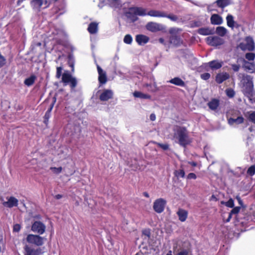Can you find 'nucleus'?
I'll return each instance as SVG.
<instances>
[{"label": "nucleus", "instance_id": "obj_1", "mask_svg": "<svg viewBox=\"0 0 255 255\" xmlns=\"http://www.w3.org/2000/svg\"><path fill=\"white\" fill-rule=\"evenodd\" d=\"M173 139L176 143L184 147L191 142V139L187 128L181 126H176L174 128Z\"/></svg>", "mask_w": 255, "mask_h": 255}, {"label": "nucleus", "instance_id": "obj_2", "mask_svg": "<svg viewBox=\"0 0 255 255\" xmlns=\"http://www.w3.org/2000/svg\"><path fill=\"white\" fill-rule=\"evenodd\" d=\"M66 133L73 138H79L80 136L81 128L80 120H77L73 123L69 122L65 128Z\"/></svg>", "mask_w": 255, "mask_h": 255}, {"label": "nucleus", "instance_id": "obj_3", "mask_svg": "<svg viewBox=\"0 0 255 255\" xmlns=\"http://www.w3.org/2000/svg\"><path fill=\"white\" fill-rule=\"evenodd\" d=\"M238 48L241 50L253 51L255 49V43L251 36H247L244 41L238 45Z\"/></svg>", "mask_w": 255, "mask_h": 255}, {"label": "nucleus", "instance_id": "obj_4", "mask_svg": "<svg viewBox=\"0 0 255 255\" xmlns=\"http://www.w3.org/2000/svg\"><path fill=\"white\" fill-rule=\"evenodd\" d=\"M62 81L67 85L70 84L71 89L75 88L77 84V81L75 77H74L69 72H64L62 75Z\"/></svg>", "mask_w": 255, "mask_h": 255}, {"label": "nucleus", "instance_id": "obj_5", "mask_svg": "<svg viewBox=\"0 0 255 255\" xmlns=\"http://www.w3.org/2000/svg\"><path fill=\"white\" fill-rule=\"evenodd\" d=\"M26 240L28 243L36 246H41L44 243V238L37 235L29 234L27 235Z\"/></svg>", "mask_w": 255, "mask_h": 255}, {"label": "nucleus", "instance_id": "obj_6", "mask_svg": "<svg viewBox=\"0 0 255 255\" xmlns=\"http://www.w3.org/2000/svg\"><path fill=\"white\" fill-rule=\"evenodd\" d=\"M244 95L252 92L254 90V84L253 81V78L250 75H247L244 77Z\"/></svg>", "mask_w": 255, "mask_h": 255}, {"label": "nucleus", "instance_id": "obj_7", "mask_svg": "<svg viewBox=\"0 0 255 255\" xmlns=\"http://www.w3.org/2000/svg\"><path fill=\"white\" fill-rule=\"evenodd\" d=\"M166 201L163 198L156 199L153 203V208L155 212L160 214L163 212Z\"/></svg>", "mask_w": 255, "mask_h": 255}, {"label": "nucleus", "instance_id": "obj_8", "mask_svg": "<svg viewBox=\"0 0 255 255\" xmlns=\"http://www.w3.org/2000/svg\"><path fill=\"white\" fill-rule=\"evenodd\" d=\"M31 5L34 10L39 11L41 8L48 7L49 2L46 0H32Z\"/></svg>", "mask_w": 255, "mask_h": 255}, {"label": "nucleus", "instance_id": "obj_9", "mask_svg": "<svg viewBox=\"0 0 255 255\" xmlns=\"http://www.w3.org/2000/svg\"><path fill=\"white\" fill-rule=\"evenodd\" d=\"M45 229V225L40 221H34L31 226V230L39 235L43 234Z\"/></svg>", "mask_w": 255, "mask_h": 255}, {"label": "nucleus", "instance_id": "obj_10", "mask_svg": "<svg viewBox=\"0 0 255 255\" xmlns=\"http://www.w3.org/2000/svg\"><path fill=\"white\" fill-rule=\"evenodd\" d=\"M145 27L147 30L152 32H156L159 31H162L165 28V27L163 25L154 22H148L146 24Z\"/></svg>", "mask_w": 255, "mask_h": 255}, {"label": "nucleus", "instance_id": "obj_11", "mask_svg": "<svg viewBox=\"0 0 255 255\" xmlns=\"http://www.w3.org/2000/svg\"><path fill=\"white\" fill-rule=\"evenodd\" d=\"M207 43L213 46H217L223 44V39L217 36H209L206 38Z\"/></svg>", "mask_w": 255, "mask_h": 255}, {"label": "nucleus", "instance_id": "obj_12", "mask_svg": "<svg viewBox=\"0 0 255 255\" xmlns=\"http://www.w3.org/2000/svg\"><path fill=\"white\" fill-rule=\"evenodd\" d=\"M128 14L129 15L133 14L138 16H145L147 15V13L146 12V9L140 7H130Z\"/></svg>", "mask_w": 255, "mask_h": 255}, {"label": "nucleus", "instance_id": "obj_13", "mask_svg": "<svg viewBox=\"0 0 255 255\" xmlns=\"http://www.w3.org/2000/svg\"><path fill=\"white\" fill-rule=\"evenodd\" d=\"M24 255H40L43 252L40 248H34L25 245L24 247Z\"/></svg>", "mask_w": 255, "mask_h": 255}, {"label": "nucleus", "instance_id": "obj_14", "mask_svg": "<svg viewBox=\"0 0 255 255\" xmlns=\"http://www.w3.org/2000/svg\"><path fill=\"white\" fill-rule=\"evenodd\" d=\"M7 201L2 202L3 206L11 208L13 207H17L18 205V200L13 196L6 197Z\"/></svg>", "mask_w": 255, "mask_h": 255}, {"label": "nucleus", "instance_id": "obj_15", "mask_svg": "<svg viewBox=\"0 0 255 255\" xmlns=\"http://www.w3.org/2000/svg\"><path fill=\"white\" fill-rule=\"evenodd\" d=\"M97 67L99 74V82L101 84H104L107 81L106 74L99 65H97Z\"/></svg>", "mask_w": 255, "mask_h": 255}, {"label": "nucleus", "instance_id": "obj_16", "mask_svg": "<svg viewBox=\"0 0 255 255\" xmlns=\"http://www.w3.org/2000/svg\"><path fill=\"white\" fill-rule=\"evenodd\" d=\"M230 78V75L227 72H222L217 74L215 80L218 84H221Z\"/></svg>", "mask_w": 255, "mask_h": 255}, {"label": "nucleus", "instance_id": "obj_17", "mask_svg": "<svg viewBox=\"0 0 255 255\" xmlns=\"http://www.w3.org/2000/svg\"><path fill=\"white\" fill-rule=\"evenodd\" d=\"M113 93L111 90H105L101 93L100 96V99L102 101H107L112 98Z\"/></svg>", "mask_w": 255, "mask_h": 255}, {"label": "nucleus", "instance_id": "obj_18", "mask_svg": "<svg viewBox=\"0 0 255 255\" xmlns=\"http://www.w3.org/2000/svg\"><path fill=\"white\" fill-rule=\"evenodd\" d=\"M244 121V119L241 115L238 116L237 118H230L228 120V124L230 126H234L235 125H239L243 123Z\"/></svg>", "mask_w": 255, "mask_h": 255}, {"label": "nucleus", "instance_id": "obj_19", "mask_svg": "<svg viewBox=\"0 0 255 255\" xmlns=\"http://www.w3.org/2000/svg\"><path fill=\"white\" fill-rule=\"evenodd\" d=\"M149 40V38L148 36L143 34L137 35L135 37L136 42L140 45H143L147 43Z\"/></svg>", "mask_w": 255, "mask_h": 255}, {"label": "nucleus", "instance_id": "obj_20", "mask_svg": "<svg viewBox=\"0 0 255 255\" xmlns=\"http://www.w3.org/2000/svg\"><path fill=\"white\" fill-rule=\"evenodd\" d=\"M170 43L175 46H178L180 45L182 43V40L180 37L176 34H173L169 38Z\"/></svg>", "mask_w": 255, "mask_h": 255}, {"label": "nucleus", "instance_id": "obj_21", "mask_svg": "<svg viewBox=\"0 0 255 255\" xmlns=\"http://www.w3.org/2000/svg\"><path fill=\"white\" fill-rule=\"evenodd\" d=\"M211 23L215 25H220L223 23L222 17L218 14H213L210 18Z\"/></svg>", "mask_w": 255, "mask_h": 255}, {"label": "nucleus", "instance_id": "obj_22", "mask_svg": "<svg viewBox=\"0 0 255 255\" xmlns=\"http://www.w3.org/2000/svg\"><path fill=\"white\" fill-rule=\"evenodd\" d=\"M227 25L233 29L234 27H238V24L234 20V17L231 14H228L226 17Z\"/></svg>", "mask_w": 255, "mask_h": 255}, {"label": "nucleus", "instance_id": "obj_23", "mask_svg": "<svg viewBox=\"0 0 255 255\" xmlns=\"http://www.w3.org/2000/svg\"><path fill=\"white\" fill-rule=\"evenodd\" d=\"M244 67L246 70L250 73H253L254 72L255 64L254 62H250L245 60H244Z\"/></svg>", "mask_w": 255, "mask_h": 255}, {"label": "nucleus", "instance_id": "obj_24", "mask_svg": "<svg viewBox=\"0 0 255 255\" xmlns=\"http://www.w3.org/2000/svg\"><path fill=\"white\" fill-rule=\"evenodd\" d=\"M177 214L178 216L179 220L181 222H184L186 220L188 216V212L185 210L179 209Z\"/></svg>", "mask_w": 255, "mask_h": 255}, {"label": "nucleus", "instance_id": "obj_25", "mask_svg": "<svg viewBox=\"0 0 255 255\" xmlns=\"http://www.w3.org/2000/svg\"><path fill=\"white\" fill-rule=\"evenodd\" d=\"M208 64L212 70H217L222 67L223 62L218 60H213L208 63Z\"/></svg>", "mask_w": 255, "mask_h": 255}, {"label": "nucleus", "instance_id": "obj_26", "mask_svg": "<svg viewBox=\"0 0 255 255\" xmlns=\"http://www.w3.org/2000/svg\"><path fill=\"white\" fill-rule=\"evenodd\" d=\"M198 33L202 35H208L214 33V29L209 27H202L198 30Z\"/></svg>", "mask_w": 255, "mask_h": 255}, {"label": "nucleus", "instance_id": "obj_27", "mask_svg": "<svg viewBox=\"0 0 255 255\" xmlns=\"http://www.w3.org/2000/svg\"><path fill=\"white\" fill-rule=\"evenodd\" d=\"M168 82L178 86L183 87L185 86V82L179 77H175L171 79L168 81Z\"/></svg>", "mask_w": 255, "mask_h": 255}, {"label": "nucleus", "instance_id": "obj_28", "mask_svg": "<svg viewBox=\"0 0 255 255\" xmlns=\"http://www.w3.org/2000/svg\"><path fill=\"white\" fill-rule=\"evenodd\" d=\"M147 15L150 16L164 17L166 14L162 11L159 10H151L147 12Z\"/></svg>", "mask_w": 255, "mask_h": 255}, {"label": "nucleus", "instance_id": "obj_29", "mask_svg": "<svg viewBox=\"0 0 255 255\" xmlns=\"http://www.w3.org/2000/svg\"><path fill=\"white\" fill-rule=\"evenodd\" d=\"M208 106L211 110L215 111L219 106V101L216 99H213L208 103Z\"/></svg>", "mask_w": 255, "mask_h": 255}, {"label": "nucleus", "instance_id": "obj_30", "mask_svg": "<svg viewBox=\"0 0 255 255\" xmlns=\"http://www.w3.org/2000/svg\"><path fill=\"white\" fill-rule=\"evenodd\" d=\"M180 52L182 54V56L187 61H190L194 58L192 53L188 50H181Z\"/></svg>", "mask_w": 255, "mask_h": 255}, {"label": "nucleus", "instance_id": "obj_31", "mask_svg": "<svg viewBox=\"0 0 255 255\" xmlns=\"http://www.w3.org/2000/svg\"><path fill=\"white\" fill-rule=\"evenodd\" d=\"M36 79V76L33 74L31 75L30 77L26 78L24 81V83L28 87L32 85Z\"/></svg>", "mask_w": 255, "mask_h": 255}, {"label": "nucleus", "instance_id": "obj_32", "mask_svg": "<svg viewBox=\"0 0 255 255\" xmlns=\"http://www.w3.org/2000/svg\"><path fill=\"white\" fill-rule=\"evenodd\" d=\"M88 30L90 34H95L98 31V23L95 22L90 23Z\"/></svg>", "mask_w": 255, "mask_h": 255}, {"label": "nucleus", "instance_id": "obj_33", "mask_svg": "<svg viewBox=\"0 0 255 255\" xmlns=\"http://www.w3.org/2000/svg\"><path fill=\"white\" fill-rule=\"evenodd\" d=\"M133 96L135 98H138L141 99H149L151 97L149 95L144 94L139 91H135L133 93Z\"/></svg>", "mask_w": 255, "mask_h": 255}, {"label": "nucleus", "instance_id": "obj_34", "mask_svg": "<svg viewBox=\"0 0 255 255\" xmlns=\"http://www.w3.org/2000/svg\"><path fill=\"white\" fill-rule=\"evenodd\" d=\"M216 2L218 7L224 8L231 3V0H217Z\"/></svg>", "mask_w": 255, "mask_h": 255}, {"label": "nucleus", "instance_id": "obj_35", "mask_svg": "<svg viewBox=\"0 0 255 255\" xmlns=\"http://www.w3.org/2000/svg\"><path fill=\"white\" fill-rule=\"evenodd\" d=\"M216 32L218 35L223 37L226 34L227 30L223 26H218L216 28Z\"/></svg>", "mask_w": 255, "mask_h": 255}, {"label": "nucleus", "instance_id": "obj_36", "mask_svg": "<svg viewBox=\"0 0 255 255\" xmlns=\"http://www.w3.org/2000/svg\"><path fill=\"white\" fill-rule=\"evenodd\" d=\"M110 4L112 7H119L122 6L121 0H109Z\"/></svg>", "mask_w": 255, "mask_h": 255}, {"label": "nucleus", "instance_id": "obj_37", "mask_svg": "<svg viewBox=\"0 0 255 255\" xmlns=\"http://www.w3.org/2000/svg\"><path fill=\"white\" fill-rule=\"evenodd\" d=\"M245 96L249 99V101L253 103L255 102V91H253L252 92L248 93Z\"/></svg>", "mask_w": 255, "mask_h": 255}, {"label": "nucleus", "instance_id": "obj_38", "mask_svg": "<svg viewBox=\"0 0 255 255\" xmlns=\"http://www.w3.org/2000/svg\"><path fill=\"white\" fill-rule=\"evenodd\" d=\"M225 92L227 96L230 98H233L235 96V92L232 88L227 89Z\"/></svg>", "mask_w": 255, "mask_h": 255}, {"label": "nucleus", "instance_id": "obj_39", "mask_svg": "<svg viewBox=\"0 0 255 255\" xmlns=\"http://www.w3.org/2000/svg\"><path fill=\"white\" fill-rule=\"evenodd\" d=\"M245 58L248 61H254L255 59V53L253 52H248L245 54Z\"/></svg>", "mask_w": 255, "mask_h": 255}, {"label": "nucleus", "instance_id": "obj_40", "mask_svg": "<svg viewBox=\"0 0 255 255\" xmlns=\"http://www.w3.org/2000/svg\"><path fill=\"white\" fill-rule=\"evenodd\" d=\"M174 174L175 176H176L177 178H183L185 176V172L183 169L175 170L174 171Z\"/></svg>", "mask_w": 255, "mask_h": 255}, {"label": "nucleus", "instance_id": "obj_41", "mask_svg": "<svg viewBox=\"0 0 255 255\" xmlns=\"http://www.w3.org/2000/svg\"><path fill=\"white\" fill-rule=\"evenodd\" d=\"M132 41V37L130 34H127L124 38V42L128 44H130Z\"/></svg>", "mask_w": 255, "mask_h": 255}, {"label": "nucleus", "instance_id": "obj_42", "mask_svg": "<svg viewBox=\"0 0 255 255\" xmlns=\"http://www.w3.org/2000/svg\"><path fill=\"white\" fill-rule=\"evenodd\" d=\"M150 79L151 81L153 82V84H148V83L144 84L143 85L144 87H146V88L148 87H151L152 86H153L154 87H156V83L155 82V79H154L153 76L150 75Z\"/></svg>", "mask_w": 255, "mask_h": 255}, {"label": "nucleus", "instance_id": "obj_43", "mask_svg": "<svg viewBox=\"0 0 255 255\" xmlns=\"http://www.w3.org/2000/svg\"><path fill=\"white\" fill-rule=\"evenodd\" d=\"M50 169L55 174H59L61 172L62 170V168L61 167H51Z\"/></svg>", "mask_w": 255, "mask_h": 255}, {"label": "nucleus", "instance_id": "obj_44", "mask_svg": "<svg viewBox=\"0 0 255 255\" xmlns=\"http://www.w3.org/2000/svg\"><path fill=\"white\" fill-rule=\"evenodd\" d=\"M247 173L250 176L254 175L255 174V165L250 166L247 170Z\"/></svg>", "mask_w": 255, "mask_h": 255}, {"label": "nucleus", "instance_id": "obj_45", "mask_svg": "<svg viewBox=\"0 0 255 255\" xmlns=\"http://www.w3.org/2000/svg\"><path fill=\"white\" fill-rule=\"evenodd\" d=\"M164 17H167L173 21H176L178 20V17L176 15L174 14H166Z\"/></svg>", "mask_w": 255, "mask_h": 255}, {"label": "nucleus", "instance_id": "obj_46", "mask_svg": "<svg viewBox=\"0 0 255 255\" xmlns=\"http://www.w3.org/2000/svg\"><path fill=\"white\" fill-rule=\"evenodd\" d=\"M226 206L227 207H230V208H233L234 206V200L231 198L226 203Z\"/></svg>", "mask_w": 255, "mask_h": 255}, {"label": "nucleus", "instance_id": "obj_47", "mask_svg": "<svg viewBox=\"0 0 255 255\" xmlns=\"http://www.w3.org/2000/svg\"><path fill=\"white\" fill-rule=\"evenodd\" d=\"M211 75L209 73H204L201 75V78L204 80H207L210 78Z\"/></svg>", "mask_w": 255, "mask_h": 255}, {"label": "nucleus", "instance_id": "obj_48", "mask_svg": "<svg viewBox=\"0 0 255 255\" xmlns=\"http://www.w3.org/2000/svg\"><path fill=\"white\" fill-rule=\"evenodd\" d=\"M62 71V68L61 67H57L56 77L59 79L61 76Z\"/></svg>", "mask_w": 255, "mask_h": 255}, {"label": "nucleus", "instance_id": "obj_49", "mask_svg": "<svg viewBox=\"0 0 255 255\" xmlns=\"http://www.w3.org/2000/svg\"><path fill=\"white\" fill-rule=\"evenodd\" d=\"M231 65L233 70L235 72H238L241 67L239 64H232Z\"/></svg>", "mask_w": 255, "mask_h": 255}, {"label": "nucleus", "instance_id": "obj_50", "mask_svg": "<svg viewBox=\"0 0 255 255\" xmlns=\"http://www.w3.org/2000/svg\"><path fill=\"white\" fill-rule=\"evenodd\" d=\"M241 209V208L240 207H234L231 211L230 214H238L240 210Z\"/></svg>", "mask_w": 255, "mask_h": 255}, {"label": "nucleus", "instance_id": "obj_51", "mask_svg": "<svg viewBox=\"0 0 255 255\" xmlns=\"http://www.w3.org/2000/svg\"><path fill=\"white\" fill-rule=\"evenodd\" d=\"M249 118L250 121L255 124V111L252 112L249 115Z\"/></svg>", "mask_w": 255, "mask_h": 255}, {"label": "nucleus", "instance_id": "obj_52", "mask_svg": "<svg viewBox=\"0 0 255 255\" xmlns=\"http://www.w3.org/2000/svg\"><path fill=\"white\" fill-rule=\"evenodd\" d=\"M175 255H189L188 251L186 249L178 252Z\"/></svg>", "mask_w": 255, "mask_h": 255}, {"label": "nucleus", "instance_id": "obj_53", "mask_svg": "<svg viewBox=\"0 0 255 255\" xmlns=\"http://www.w3.org/2000/svg\"><path fill=\"white\" fill-rule=\"evenodd\" d=\"M179 31H181V29L178 28H172L169 30V33L172 35L176 34Z\"/></svg>", "mask_w": 255, "mask_h": 255}, {"label": "nucleus", "instance_id": "obj_54", "mask_svg": "<svg viewBox=\"0 0 255 255\" xmlns=\"http://www.w3.org/2000/svg\"><path fill=\"white\" fill-rule=\"evenodd\" d=\"M188 179H196L197 178L196 175L194 173H190L187 176Z\"/></svg>", "mask_w": 255, "mask_h": 255}, {"label": "nucleus", "instance_id": "obj_55", "mask_svg": "<svg viewBox=\"0 0 255 255\" xmlns=\"http://www.w3.org/2000/svg\"><path fill=\"white\" fill-rule=\"evenodd\" d=\"M20 230V226L19 224H15L13 226V230L14 232H18Z\"/></svg>", "mask_w": 255, "mask_h": 255}, {"label": "nucleus", "instance_id": "obj_56", "mask_svg": "<svg viewBox=\"0 0 255 255\" xmlns=\"http://www.w3.org/2000/svg\"><path fill=\"white\" fill-rule=\"evenodd\" d=\"M159 146L164 150H167L169 148V145L167 144H159Z\"/></svg>", "mask_w": 255, "mask_h": 255}, {"label": "nucleus", "instance_id": "obj_57", "mask_svg": "<svg viewBox=\"0 0 255 255\" xmlns=\"http://www.w3.org/2000/svg\"><path fill=\"white\" fill-rule=\"evenodd\" d=\"M150 120L152 121H154L156 119V116L154 114H151L150 115Z\"/></svg>", "mask_w": 255, "mask_h": 255}, {"label": "nucleus", "instance_id": "obj_58", "mask_svg": "<svg viewBox=\"0 0 255 255\" xmlns=\"http://www.w3.org/2000/svg\"><path fill=\"white\" fill-rule=\"evenodd\" d=\"M53 99H54L53 102V103L51 104V106H50V108L49 109V110H48V111L47 112V113L48 112H50V111H51V110L52 109V108H53V106H54V104L55 102H56V98H54Z\"/></svg>", "mask_w": 255, "mask_h": 255}, {"label": "nucleus", "instance_id": "obj_59", "mask_svg": "<svg viewBox=\"0 0 255 255\" xmlns=\"http://www.w3.org/2000/svg\"><path fill=\"white\" fill-rule=\"evenodd\" d=\"M62 195H61V194H57L55 196V198L58 200V199H61L62 197Z\"/></svg>", "mask_w": 255, "mask_h": 255}, {"label": "nucleus", "instance_id": "obj_60", "mask_svg": "<svg viewBox=\"0 0 255 255\" xmlns=\"http://www.w3.org/2000/svg\"><path fill=\"white\" fill-rule=\"evenodd\" d=\"M143 234H144L145 235L147 236L148 237H149L150 233H149V232H148L147 231H144L143 232Z\"/></svg>", "mask_w": 255, "mask_h": 255}, {"label": "nucleus", "instance_id": "obj_61", "mask_svg": "<svg viewBox=\"0 0 255 255\" xmlns=\"http://www.w3.org/2000/svg\"><path fill=\"white\" fill-rule=\"evenodd\" d=\"M159 42L161 43H162L163 44L164 43V40L163 38H160L159 39Z\"/></svg>", "mask_w": 255, "mask_h": 255}, {"label": "nucleus", "instance_id": "obj_62", "mask_svg": "<svg viewBox=\"0 0 255 255\" xmlns=\"http://www.w3.org/2000/svg\"><path fill=\"white\" fill-rule=\"evenodd\" d=\"M173 249L174 251H176V250H177V244L174 245Z\"/></svg>", "mask_w": 255, "mask_h": 255}, {"label": "nucleus", "instance_id": "obj_63", "mask_svg": "<svg viewBox=\"0 0 255 255\" xmlns=\"http://www.w3.org/2000/svg\"><path fill=\"white\" fill-rule=\"evenodd\" d=\"M143 195L147 198L149 197V195L147 192H144Z\"/></svg>", "mask_w": 255, "mask_h": 255}, {"label": "nucleus", "instance_id": "obj_64", "mask_svg": "<svg viewBox=\"0 0 255 255\" xmlns=\"http://www.w3.org/2000/svg\"><path fill=\"white\" fill-rule=\"evenodd\" d=\"M166 255H172V251H169L167 253Z\"/></svg>", "mask_w": 255, "mask_h": 255}]
</instances>
